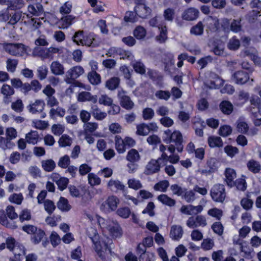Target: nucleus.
<instances>
[{
	"mask_svg": "<svg viewBox=\"0 0 261 261\" xmlns=\"http://www.w3.org/2000/svg\"><path fill=\"white\" fill-rule=\"evenodd\" d=\"M77 100L80 102L88 101L95 103L97 101V97L96 95H92L90 92L83 91L79 93Z\"/></svg>",
	"mask_w": 261,
	"mask_h": 261,
	"instance_id": "obj_23",
	"label": "nucleus"
},
{
	"mask_svg": "<svg viewBox=\"0 0 261 261\" xmlns=\"http://www.w3.org/2000/svg\"><path fill=\"white\" fill-rule=\"evenodd\" d=\"M212 198L215 201L222 202L225 198L224 187L221 184L215 185L210 191Z\"/></svg>",
	"mask_w": 261,
	"mask_h": 261,
	"instance_id": "obj_9",
	"label": "nucleus"
},
{
	"mask_svg": "<svg viewBox=\"0 0 261 261\" xmlns=\"http://www.w3.org/2000/svg\"><path fill=\"white\" fill-rule=\"evenodd\" d=\"M98 102L101 105L110 106L113 103V99L108 95L103 94L99 98Z\"/></svg>",
	"mask_w": 261,
	"mask_h": 261,
	"instance_id": "obj_63",
	"label": "nucleus"
},
{
	"mask_svg": "<svg viewBox=\"0 0 261 261\" xmlns=\"http://www.w3.org/2000/svg\"><path fill=\"white\" fill-rule=\"evenodd\" d=\"M169 186V183L168 181L166 180H164L156 183L154 186V189L155 191L165 192L166 191Z\"/></svg>",
	"mask_w": 261,
	"mask_h": 261,
	"instance_id": "obj_48",
	"label": "nucleus"
},
{
	"mask_svg": "<svg viewBox=\"0 0 261 261\" xmlns=\"http://www.w3.org/2000/svg\"><path fill=\"white\" fill-rule=\"evenodd\" d=\"M203 21L210 30L214 31L218 29L219 23L218 19L216 17L207 16Z\"/></svg>",
	"mask_w": 261,
	"mask_h": 261,
	"instance_id": "obj_25",
	"label": "nucleus"
},
{
	"mask_svg": "<svg viewBox=\"0 0 261 261\" xmlns=\"http://www.w3.org/2000/svg\"><path fill=\"white\" fill-rule=\"evenodd\" d=\"M164 135L163 140L165 143L166 144L174 143L178 152H181L182 150V136L179 131L175 130L171 133V130L168 129L164 132Z\"/></svg>",
	"mask_w": 261,
	"mask_h": 261,
	"instance_id": "obj_3",
	"label": "nucleus"
},
{
	"mask_svg": "<svg viewBox=\"0 0 261 261\" xmlns=\"http://www.w3.org/2000/svg\"><path fill=\"white\" fill-rule=\"evenodd\" d=\"M160 31V34L159 36L156 37V40L160 43L164 42L166 39H167V28L166 27H162L159 30Z\"/></svg>",
	"mask_w": 261,
	"mask_h": 261,
	"instance_id": "obj_60",
	"label": "nucleus"
},
{
	"mask_svg": "<svg viewBox=\"0 0 261 261\" xmlns=\"http://www.w3.org/2000/svg\"><path fill=\"white\" fill-rule=\"evenodd\" d=\"M115 148L117 152L121 154L126 150V146L123 139L119 136H116L115 138Z\"/></svg>",
	"mask_w": 261,
	"mask_h": 261,
	"instance_id": "obj_33",
	"label": "nucleus"
},
{
	"mask_svg": "<svg viewBox=\"0 0 261 261\" xmlns=\"http://www.w3.org/2000/svg\"><path fill=\"white\" fill-rule=\"evenodd\" d=\"M249 97V94L247 92L240 91L238 96L236 97L235 103L238 106H242L248 101Z\"/></svg>",
	"mask_w": 261,
	"mask_h": 261,
	"instance_id": "obj_32",
	"label": "nucleus"
},
{
	"mask_svg": "<svg viewBox=\"0 0 261 261\" xmlns=\"http://www.w3.org/2000/svg\"><path fill=\"white\" fill-rule=\"evenodd\" d=\"M108 186L112 190H122L124 188V186L121 182L118 180L111 179L108 183Z\"/></svg>",
	"mask_w": 261,
	"mask_h": 261,
	"instance_id": "obj_41",
	"label": "nucleus"
},
{
	"mask_svg": "<svg viewBox=\"0 0 261 261\" xmlns=\"http://www.w3.org/2000/svg\"><path fill=\"white\" fill-rule=\"evenodd\" d=\"M157 199L162 204L171 207L175 205L176 201L174 199L166 194H161L158 196Z\"/></svg>",
	"mask_w": 261,
	"mask_h": 261,
	"instance_id": "obj_31",
	"label": "nucleus"
},
{
	"mask_svg": "<svg viewBox=\"0 0 261 261\" xmlns=\"http://www.w3.org/2000/svg\"><path fill=\"white\" fill-rule=\"evenodd\" d=\"M44 235V232L39 229L33 234V236L32 237V240L35 244H38L43 239Z\"/></svg>",
	"mask_w": 261,
	"mask_h": 261,
	"instance_id": "obj_56",
	"label": "nucleus"
},
{
	"mask_svg": "<svg viewBox=\"0 0 261 261\" xmlns=\"http://www.w3.org/2000/svg\"><path fill=\"white\" fill-rule=\"evenodd\" d=\"M28 11L29 13L27 15L28 17H31L32 16H39L44 12L43 7L40 3L29 5L28 7Z\"/></svg>",
	"mask_w": 261,
	"mask_h": 261,
	"instance_id": "obj_15",
	"label": "nucleus"
},
{
	"mask_svg": "<svg viewBox=\"0 0 261 261\" xmlns=\"http://www.w3.org/2000/svg\"><path fill=\"white\" fill-rule=\"evenodd\" d=\"M118 96L120 100L121 106L127 110L132 109L134 106V102L130 100L129 96L125 95L123 90L119 92Z\"/></svg>",
	"mask_w": 261,
	"mask_h": 261,
	"instance_id": "obj_16",
	"label": "nucleus"
},
{
	"mask_svg": "<svg viewBox=\"0 0 261 261\" xmlns=\"http://www.w3.org/2000/svg\"><path fill=\"white\" fill-rule=\"evenodd\" d=\"M226 182L229 187L234 185V179L236 178V173L233 169L227 168L225 170Z\"/></svg>",
	"mask_w": 261,
	"mask_h": 261,
	"instance_id": "obj_26",
	"label": "nucleus"
},
{
	"mask_svg": "<svg viewBox=\"0 0 261 261\" xmlns=\"http://www.w3.org/2000/svg\"><path fill=\"white\" fill-rule=\"evenodd\" d=\"M119 84V78L117 77H113L107 81L106 83V87L110 90H114L118 87Z\"/></svg>",
	"mask_w": 261,
	"mask_h": 261,
	"instance_id": "obj_35",
	"label": "nucleus"
},
{
	"mask_svg": "<svg viewBox=\"0 0 261 261\" xmlns=\"http://www.w3.org/2000/svg\"><path fill=\"white\" fill-rule=\"evenodd\" d=\"M240 46V40L236 37L233 36L231 38L227 44V47L230 50H236L239 49Z\"/></svg>",
	"mask_w": 261,
	"mask_h": 261,
	"instance_id": "obj_43",
	"label": "nucleus"
},
{
	"mask_svg": "<svg viewBox=\"0 0 261 261\" xmlns=\"http://www.w3.org/2000/svg\"><path fill=\"white\" fill-rule=\"evenodd\" d=\"M186 225L190 228H195L199 227H204L207 225V221L205 216L203 215L191 216L187 220Z\"/></svg>",
	"mask_w": 261,
	"mask_h": 261,
	"instance_id": "obj_10",
	"label": "nucleus"
},
{
	"mask_svg": "<svg viewBox=\"0 0 261 261\" xmlns=\"http://www.w3.org/2000/svg\"><path fill=\"white\" fill-rule=\"evenodd\" d=\"M58 207L62 211L67 212L71 209V206L69 204L68 200L63 197H61L58 203Z\"/></svg>",
	"mask_w": 261,
	"mask_h": 261,
	"instance_id": "obj_39",
	"label": "nucleus"
},
{
	"mask_svg": "<svg viewBox=\"0 0 261 261\" xmlns=\"http://www.w3.org/2000/svg\"><path fill=\"white\" fill-rule=\"evenodd\" d=\"M51 178L61 191H63L67 188L69 183V179L67 178L64 177H60L59 175L57 173H53Z\"/></svg>",
	"mask_w": 261,
	"mask_h": 261,
	"instance_id": "obj_18",
	"label": "nucleus"
},
{
	"mask_svg": "<svg viewBox=\"0 0 261 261\" xmlns=\"http://www.w3.org/2000/svg\"><path fill=\"white\" fill-rule=\"evenodd\" d=\"M92 114L95 119L97 120H102L104 119L107 115V113L102 112L96 107L92 108Z\"/></svg>",
	"mask_w": 261,
	"mask_h": 261,
	"instance_id": "obj_42",
	"label": "nucleus"
},
{
	"mask_svg": "<svg viewBox=\"0 0 261 261\" xmlns=\"http://www.w3.org/2000/svg\"><path fill=\"white\" fill-rule=\"evenodd\" d=\"M95 219L99 226L108 229L113 237L117 238L121 236V230L117 222L111 219L106 220L99 216H96Z\"/></svg>",
	"mask_w": 261,
	"mask_h": 261,
	"instance_id": "obj_2",
	"label": "nucleus"
},
{
	"mask_svg": "<svg viewBox=\"0 0 261 261\" xmlns=\"http://www.w3.org/2000/svg\"><path fill=\"white\" fill-rule=\"evenodd\" d=\"M48 69L45 65L39 67L37 69V75L40 80L45 79L47 76Z\"/></svg>",
	"mask_w": 261,
	"mask_h": 261,
	"instance_id": "obj_62",
	"label": "nucleus"
},
{
	"mask_svg": "<svg viewBox=\"0 0 261 261\" xmlns=\"http://www.w3.org/2000/svg\"><path fill=\"white\" fill-rule=\"evenodd\" d=\"M75 18L74 16L71 15L62 17L58 22L59 28L61 29H67L73 23Z\"/></svg>",
	"mask_w": 261,
	"mask_h": 261,
	"instance_id": "obj_22",
	"label": "nucleus"
},
{
	"mask_svg": "<svg viewBox=\"0 0 261 261\" xmlns=\"http://www.w3.org/2000/svg\"><path fill=\"white\" fill-rule=\"evenodd\" d=\"M190 32L195 35H200L203 32V26L201 22H199L196 25L193 27Z\"/></svg>",
	"mask_w": 261,
	"mask_h": 261,
	"instance_id": "obj_59",
	"label": "nucleus"
},
{
	"mask_svg": "<svg viewBox=\"0 0 261 261\" xmlns=\"http://www.w3.org/2000/svg\"><path fill=\"white\" fill-rule=\"evenodd\" d=\"M14 254L15 260H20L25 254V249L23 245L16 244V246L12 251Z\"/></svg>",
	"mask_w": 261,
	"mask_h": 261,
	"instance_id": "obj_28",
	"label": "nucleus"
},
{
	"mask_svg": "<svg viewBox=\"0 0 261 261\" xmlns=\"http://www.w3.org/2000/svg\"><path fill=\"white\" fill-rule=\"evenodd\" d=\"M87 234L94 245V249L98 256L105 258V253L108 249V244L103 241H99V236L95 228L90 227L87 228Z\"/></svg>",
	"mask_w": 261,
	"mask_h": 261,
	"instance_id": "obj_1",
	"label": "nucleus"
},
{
	"mask_svg": "<svg viewBox=\"0 0 261 261\" xmlns=\"http://www.w3.org/2000/svg\"><path fill=\"white\" fill-rule=\"evenodd\" d=\"M199 14V11L194 8H189L186 9L182 15V17L184 19L192 21L198 18Z\"/></svg>",
	"mask_w": 261,
	"mask_h": 261,
	"instance_id": "obj_19",
	"label": "nucleus"
},
{
	"mask_svg": "<svg viewBox=\"0 0 261 261\" xmlns=\"http://www.w3.org/2000/svg\"><path fill=\"white\" fill-rule=\"evenodd\" d=\"M4 48L9 54L14 56H22L27 51V47L22 43H7Z\"/></svg>",
	"mask_w": 261,
	"mask_h": 261,
	"instance_id": "obj_6",
	"label": "nucleus"
},
{
	"mask_svg": "<svg viewBox=\"0 0 261 261\" xmlns=\"http://www.w3.org/2000/svg\"><path fill=\"white\" fill-rule=\"evenodd\" d=\"M41 166L45 171L51 172L56 167V163L53 160L47 159L41 161Z\"/></svg>",
	"mask_w": 261,
	"mask_h": 261,
	"instance_id": "obj_36",
	"label": "nucleus"
},
{
	"mask_svg": "<svg viewBox=\"0 0 261 261\" xmlns=\"http://www.w3.org/2000/svg\"><path fill=\"white\" fill-rule=\"evenodd\" d=\"M166 153L162 154L157 160L152 159L146 165L144 173L146 175H151L158 172L161 166L166 165Z\"/></svg>",
	"mask_w": 261,
	"mask_h": 261,
	"instance_id": "obj_4",
	"label": "nucleus"
},
{
	"mask_svg": "<svg viewBox=\"0 0 261 261\" xmlns=\"http://www.w3.org/2000/svg\"><path fill=\"white\" fill-rule=\"evenodd\" d=\"M249 80L248 74L243 70L236 71L231 75V80L238 85H244Z\"/></svg>",
	"mask_w": 261,
	"mask_h": 261,
	"instance_id": "obj_12",
	"label": "nucleus"
},
{
	"mask_svg": "<svg viewBox=\"0 0 261 261\" xmlns=\"http://www.w3.org/2000/svg\"><path fill=\"white\" fill-rule=\"evenodd\" d=\"M132 66L135 71L140 74H144L146 72L145 67L140 61H134L132 62Z\"/></svg>",
	"mask_w": 261,
	"mask_h": 261,
	"instance_id": "obj_40",
	"label": "nucleus"
},
{
	"mask_svg": "<svg viewBox=\"0 0 261 261\" xmlns=\"http://www.w3.org/2000/svg\"><path fill=\"white\" fill-rule=\"evenodd\" d=\"M146 34V30L141 26H138L134 31V35L138 39H142Z\"/></svg>",
	"mask_w": 261,
	"mask_h": 261,
	"instance_id": "obj_50",
	"label": "nucleus"
},
{
	"mask_svg": "<svg viewBox=\"0 0 261 261\" xmlns=\"http://www.w3.org/2000/svg\"><path fill=\"white\" fill-rule=\"evenodd\" d=\"M88 79L89 82L94 85H97L101 82L100 75L96 71H91L88 74Z\"/></svg>",
	"mask_w": 261,
	"mask_h": 261,
	"instance_id": "obj_38",
	"label": "nucleus"
},
{
	"mask_svg": "<svg viewBox=\"0 0 261 261\" xmlns=\"http://www.w3.org/2000/svg\"><path fill=\"white\" fill-rule=\"evenodd\" d=\"M45 106V103L42 100H36L34 103L30 104L28 106V109L32 114L42 112Z\"/></svg>",
	"mask_w": 261,
	"mask_h": 261,
	"instance_id": "obj_21",
	"label": "nucleus"
},
{
	"mask_svg": "<svg viewBox=\"0 0 261 261\" xmlns=\"http://www.w3.org/2000/svg\"><path fill=\"white\" fill-rule=\"evenodd\" d=\"M127 184L129 188L138 190L142 187V185L139 179L131 178L128 179Z\"/></svg>",
	"mask_w": 261,
	"mask_h": 261,
	"instance_id": "obj_52",
	"label": "nucleus"
},
{
	"mask_svg": "<svg viewBox=\"0 0 261 261\" xmlns=\"http://www.w3.org/2000/svg\"><path fill=\"white\" fill-rule=\"evenodd\" d=\"M119 203V199L116 196H111L101 203L100 209L105 213H110L116 210Z\"/></svg>",
	"mask_w": 261,
	"mask_h": 261,
	"instance_id": "obj_7",
	"label": "nucleus"
},
{
	"mask_svg": "<svg viewBox=\"0 0 261 261\" xmlns=\"http://www.w3.org/2000/svg\"><path fill=\"white\" fill-rule=\"evenodd\" d=\"M84 72L83 68L80 66H76L68 70L65 76L64 81L67 84H71L73 82L82 75Z\"/></svg>",
	"mask_w": 261,
	"mask_h": 261,
	"instance_id": "obj_11",
	"label": "nucleus"
},
{
	"mask_svg": "<svg viewBox=\"0 0 261 261\" xmlns=\"http://www.w3.org/2000/svg\"><path fill=\"white\" fill-rule=\"evenodd\" d=\"M88 183L91 186H97L100 184V178L93 173H89L88 175Z\"/></svg>",
	"mask_w": 261,
	"mask_h": 261,
	"instance_id": "obj_46",
	"label": "nucleus"
},
{
	"mask_svg": "<svg viewBox=\"0 0 261 261\" xmlns=\"http://www.w3.org/2000/svg\"><path fill=\"white\" fill-rule=\"evenodd\" d=\"M72 142V139L67 135H63L59 139L58 143L59 146L62 147L69 146Z\"/></svg>",
	"mask_w": 261,
	"mask_h": 261,
	"instance_id": "obj_44",
	"label": "nucleus"
},
{
	"mask_svg": "<svg viewBox=\"0 0 261 261\" xmlns=\"http://www.w3.org/2000/svg\"><path fill=\"white\" fill-rule=\"evenodd\" d=\"M135 11L140 17L145 18L151 13L150 8L147 6L145 0H136Z\"/></svg>",
	"mask_w": 261,
	"mask_h": 261,
	"instance_id": "obj_8",
	"label": "nucleus"
},
{
	"mask_svg": "<svg viewBox=\"0 0 261 261\" xmlns=\"http://www.w3.org/2000/svg\"><path fill=\"white\" fill-rule=\"evenodd\" d=\"M26 142L32 145L36 144L39 140V135L38 132L31 130L25 135Z\"/></svg>",
	"mask_w": 261,
	"mask_h": 261,
	"instance_id": "obj_27",
	"label": "nucleus"
},
{
	"mask_svg": "<svg viewBox=\"0 0 261 261\" xmlns=\"http://www.w3.org/2000/svg\"><path fill=\"white\" fill-rule=\"evenodd\" d=\"M1 16L4 21H8L9 24L14 25L20 19L21 13L15 12L9 13L8 11H5L2 14Z\"/></svg>",
	"mask_w": 261,
	"mask_h": 261,
	"instance_id": "obj_13",
	"label": "nucleus"
},
{
	"mask_svg": "<svg viewBox=\"0 0 261 261\" xmlns=\"http://www.w3.org/2000/svg\"><path fill=\"white\" fill-rule=\"evenodd\" d=\"M50 69L51 73L56 75H62L65 72L64 66L58 61H53Z\"/></svg>",
	"mask_w": 261,
	"mask_h": 261,
	"instance_id": "obj_24",
	"label": "nucleus"
},
{
	"mask_svg": "<svg viewBox=\"0 0 261 261\" xmlns=\"http://www.w3.org/2000/svg\"><path fill=\"white\" fill-rule=\"evenodd\" d=\"M149 133L148 127L146 124L142 123L137 126V134L140 136H146Z\"/></svg>",
	"mask_w": 261,
	"mask_h": 261,
	"instance_id": "obj_58",
	"label": "nucleus"
},
{
	"mask_svg": "<svg viewBox=\"0 0 261 261\" xmlns=\"http://www.w3.org/2000/svg\"><path fill=\"white\" fill-rule=\"evenodd\" d=\"M95 34L93 33H89L84 36V40L82 41V45H86L90 46L95 45L94 41L95 40Z\"/></svg>",
	"mask_w": 261,
	"mask_h": 261,
	"instance_id": "obj_45",
	"label": "nucleus"
},
{
	"mask_svg": "<svg viewBox=\"0 0 261 261\" xmlns=\"http://www.w3.org/2000/svg\"><path fill=\"white\" fill-rule=\"evenodd\" d=\"M207 143L209 146L211 148L221 147L223 146V143L219 137L210 136L208 138Z\"/></svg>",
	"mask_w": 261,
	"mask_h": 261,
	"instance_id": "obj_29",
	"label": "nucleus"
},
{
	"mask_svg": "<svg viewBox=\"0 0 261 261\" xmlns=\"http://www.w3.org/2000/svg\"><path fill=\"white\" fill-rule=\"evenodd\" d=\"M181 197L189 203L193 202L196 199L195 191H194V190L187 191L186 189V191L184 192Z\"/></svg>",
	"mask_w": 261,
	"mask_h": 261,
	"instance_id": "obj_49",
	"label": "nucleus"
},
{
	"mask_svg": "<svg viewBox=\"0 0 261 261\" xmlns=\"http://www.w3.org/2000/svg\"><path fill=\"white\" fill-rule=\"evenodd\" d=\"M170 189L174 195L178 196H182L184 192L186 191V188H182L177 184L172 185Z\"/></svg>",
	"mask_w": 261,
	"mask_h": 261,
	"instance_id": "obj_54",
	"label": "nucleus"
},
{
	"mask_svg": "<svg viewBox=\"0 0 261 261\" xmlns=\"http://www.w3.org/2000/svg\"><path fill=\"white\" fill-rule=\"evenodd\" d=\"M23 199V196L21 193H14L9 197L10 202L17 204H20Z\"/></svg>",
	"mask_w": 261,
	"mask_h": 261,
	"instance_id": "obj_53",
	"label": "nucleus"
},
{
	"mask_svg": "<svg viewBox=\"0 0 261 261\" xmlns=\"http://www.w3.org/2000/svg\"><path fill=\"white\" fill-rule=\"evenodd\" d=\"M231 127L227 125L221 126L219 129V135L222 137H227L231 134Z\"/></svg>",
	"mask_w": 261,
	"mask_h": 261,
	"instance_id": "obj_64",
	"label": "nucleus"
},
{
	"mask_svg": "<svg viewBox=\"0 0 261 261\" xmlns=\"http://www.w3.org/2000/svg\"><path fill=\"white\" fill-rule=\"evenodd\" d=\"M220 108L224 114L229 115L232 113L233 107L230 102L223 101L220 105Z\"/></svg>",
	"mask_w": 261,
	"mask_h": 261,
	"instance_id": "obj_37",
	"label": "nucleus"
},
{
	"mask_svg": "<svg viewBox=\"0 0 261 261\" xmlns=\"http://www.w3.org/2000/svg\"><path fill=\"white\" fill-rule=\"evenodd\" d=\"M1 93L4 96V102L8 104L11 101V96L14 94V90L10 85L4 84L1 88Z\"/></svg>",
	"mask_w": 261,
	"mask_h": 261,
	"instance_id": "obj_17",
	"label": "nucleus"
},
{
	"mask_svg": "<svg viewBox=\"0 0 261 261\" xmlns=\"http://www.w3.org/2000/svg\"><path fill=\"white\" fill-rule=\"evenodd\" d=\"M248 169L253 173H257L261 170V166L258 161L254 160H250L247 163Z\"/></svg>",
	"mask_w": 261,
	"mask_h": 261,
	"instance_id": "obj_30",
	"label": "nucleus"
},
{
	"mask_svg": "<svg viewBox=\"0 0 261 261\" xmlns=\"http://www.w3.org/2000/svg\"><path fill=\"white\" fill-rule=\"evenodd\" d=\"M154 95L158 99L164 100H168L171 96V93L169 91L162 90L156 91Z\"/></svg>",
	"mask_w": 261,
	"mask_h": 261,
	"instance_id": "obj_47",
	"label": "nucleus"
},
{
	"mask_svg": "<svg viewBox=\"0 0 261 261\" xmlns=\"http://www.w3.org/2000/svg\"><path fill=\"white\" fill-rule=\"evenodd\" d=\"M126 159L128 162H138L140 160V155L137 150L131 149L128 151Z\"/></svg>",
	"mask_w": 261,
	"mask_h": 261,
	"instance_id": "obj_34",
	"label": "nucleus"
},
{
	"mask_svg": "<svg viewBox=\"0 0 261 261\" xmlns=\"http://www.w3.org/2000/svg\"><path fill=\"white\" fill-rule=\"evenodd\" d=\"M241 19H234L230 24V30L233 32L237 33L241 31L242 26L241 24Z\"/></svg>",
	"mask_w": 261,
	"mask_h": 261,
	"instance_id": "obj_61",
	"label": "nucleus"
},
{
	"mask_svg": "<svg viewBox=\"0 0 261 261\" xmlns=\"http://www.w3.org/2000/svg\"><path fill=\"white\" fill-rule=\"evenodd\" d=\"M184 231L181 226L178 225H172L170 232V238L174 241L179 240L182 237Z\"/></svg>",
	"mask_w": 261,
	"mask_h": 261,
	"instance_id": "obj_20",
	"label": "nucleus"
},
{
	"mask_svg": "<svg viewBox=\"0 0 261 261\" xmlns=\"http://www.w3.org/2000/svg\"><path fill=\"white\" fill-rule=\"evenodd\" d=\"M204 85L210 89H218L224 84V81L214 72L207 71L203 79Z\"/></svg>",
	"mask_w": 261,
	"mask_h": 261,
	"instance_id": "obj_5",
	"label": "nucleus"
},
{
	"mask_svg": "<svg viewBox=\"0 0 261 261\" xmlns=\"http://www.w3.org/2000/svg\"><path fill=\"white\" fill-rule=\"evenodd\" d=\"M7 69L8 71L14 72L18 64V60L16 59H8L7 61Z\"/></svg>",
	"mask_w": 261,
	"mask_h": 261,
	"instance_id": "obj_57",
	"label": "nucleus"
},
{
	"mask_svg": "<svg viewBox=\"0 0 261 261\" xmlns=\"http://www.w3.org/2000/svg\"><path fill=\"white\" fill-rule=\"evenodd\" d=\"M249 112L253 124L256 126L261 125V105L257 108L250 107Z\"/></svg>",
	"mask_w": 261,
	"mask_h": 261,
	"instance_id": "obj_14",
	"label": "nucleus"
},
{
	"mask_svg": "<svg viewBox=\"0 0 261 261\" xmlns=\"http://www.w3.org/2000/svg\"><path fill=\"white\" fill-rule=\"evenodd\" d=\"M6 138L10 142L11 140L15 139L17 136V132L15 128L12 127L7 128L6 130Z\"/></svg>",
	"mask_w": 261,
	"mask_h": 261,
	"instance_id": "obj_55",
	"label": "nucleus"
},
{
	"mask_svg": "<svg viewBox=\"0 0 261 261\" xmlns=\"http://www.w3.org/2000/svg\"><path fill=\"white\" fill-rule=\"evenodd\" d=\"M207 214L216 218V219L219 220L222 216L223 212L221 210L215 207L210 209L207 212Z\"/></svg>",
	"mask_w": 261,
	"mask_h": 261,
	"instance_id": "obj_51",
	"label": "nucleus"
}]
</instances>
